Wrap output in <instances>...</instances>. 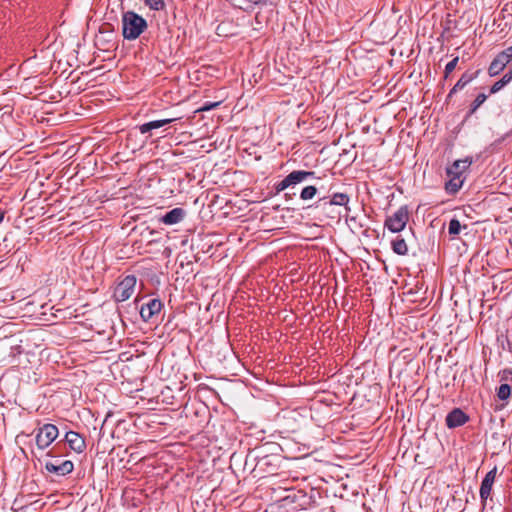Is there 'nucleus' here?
I'll return each mask as SVG.
<instances>
[{
  "instance_id": "f257e3e1",
  "label": "nucleus",
  "mask_w": 512,
  "mask_h": 512,
  "mask_svg": "<svg viewBox=\"0 0 512 512\" xmlns=\"http://www.w3.org/2000/svg\"><path fill=\"white\" fill-rule=\"evenodd\" d=\"M147 28L146 20L134 11L122 15V34L126 40L137 39Z\"/></svg>"
},
{
  "instance_id": "f03ea898",
  "label": "nucleus",
  "mask_w": 512,
  "mask_h": 512,
  "mask_svg": "<svg viewBox=\"0 0 512 512\" xmlns=\"http://www.w3.org/2000/svg\"><path fill=\"white\" fill-rule=\"evenodd\" d=\"M408 220V208L406 206H402L397 211H395L391 216L387 217L384 225L389 231L393 233H398L405 228Z\"/></svg>"
},
{
  "instance_id": "7ed1b4c3",
  "label": "nucleus",
  "mask_w": 512,
  "mask_h": 512,
  "mask_svg": "<svg viewBox=\"0 0 512 512\" xmlns=\"http://www.w3.org/2000/svg\"><path fill=\"white\" fill-rule=\"evenodd\" d=\"M59 430L53 424H45L38 429L36 434V444L39 449H45L50 446L58 437Z\"/></svg>"
},
{
  "instance_id": "20e7f679",
  "label": "nucleus",
  "mask_w": 512,
  "mask_h": 512,
  "mask_svg": "<svg viewBox=\"0 0 512 512\" xmlns=\"http://www.w3.org/2000/svg\"><path fill=\"white\" fill-rule=\"evenodd\" d=\"M136 285V277L133 275L126 276L115 288L114 298L118 302L128 300L133 292Z\"/></svg>"
},
{
  "instance_id": "39448f33",
  "label": "nucleus",
  "mask_w": 512,
  "mask_h": 512,
  "mask_svg": "<svg viewBox=\"0 0 512 512\" xmlns=\"http://www.w3.org/2000/svg\"><path fill=\"white\" fill-rule=\"evenodd\" d=\"M314 175L313 171L296 170L288 174L282 181L276 185V191L281 192L291 185H296L305 181L307 178Z\"/></svg>"
},
{
  "instance_id": "423d86ee",
  "label": "nucleus",
  "mask_w": 512,
  "mask_h": 512,
  "mask_svg": "<svg viewBox=\"0 0 512 512\" xmlns=\"http://www.w3.org/2000/svg\"><path fill=\"white\" fill-rule=\"evenodd\" d=\"M512 60V46L500 52L491 62L488 73L490 76L498 75Z\"/></svg>"
},
{
  "instance_id": "0eeeda50",
  "label": "nucleus",
  "mask_w": 512,
  "mask_h": 512,
  "mask_svg": "<svg viewBox=\"0 0 512 512\" xmlns=\"http://www.w3.org/2000/svg\"><path fill=\"white\" fill-rule=\"evenodd\" d=\"M163 307L159 299H150L146 304L142 305L140 309V316L143 321H150L155 315L159 314Z\"/></svg>"
},
{
  "instance_id": "6e6552de",
  "label": "nucleus",
  "mask_w": 512,
  "mask_h": 512,
  "mask_svg": "<svg viewBox=\"0 0 512 512\" xmlns=\"http://www.w3.org/2000/svg\"><path fill=\"white\" fill-rule=\"evenodd\" d=\"M497 469L494 467L492 470H490L482 480L481 486H480V498L483 502H485L492 491L493 484L496 479Z\"/></svg>"
},
{
  "instance_id": "1a4fd4ad",
  "label": "nucleus",
  "mask_w": 512,
  "mask_h": 512,
  "mask_svg": "<svg viewBox=\"0 0 512 512\" xmlns=\"http://www.w3.org/2000/svg\"><path fill=\"white\" fill-rule=\"evenodd\" d=\"M65 440L69 447L76 453H82L86 448L84 438L75 431H69L65 435Z\"/></svg>"
},
{
  "instance_id": "9d476101",
  "label": "nucleus",
  "mask_w": 512,
  "mask_h": 512,
  "mask_svg": "<svg viewBox=\"0 0 512 512\" xmlns=\"http://www.w3.org/2000/svg\"><path fill=\"white\" fill-rule=\"evenodd\" d=\"M45 469L50 473L64 476V475L70 474L73 471L74 465L69 460L63 461L60 464H55L53 462H46Z\"/></svg>"
},
{
  "instance_id": "9b49d317",
  "label": "nucleus",
  "mask_w": 512,
  "mask_h": 512,
  "mask_svg": "<svg viewBox=\"0 0 512 512\" xmlns=\"http://www.w3.org/2000/svg\"><path fill=\"white\" fill-rule=\"evenodd\" d=\"M469 417L460 409H453L446 416V425L449 428H456L464 425L468 421Z\"/></svg>"
},
{
  "instance_id": "f8f14e48",
  "label": "nucleus",
  "mask_w": 512,
  "mask_h": 512,
  "mask_svg": "<svg viewBox=\"0 0 512 512\" xmlns=\"http://www.w3.org/2000/svg\"><path fill=\"white\" fill-rule=\"evenodd\" d=\"M472 164V160L469 158L463 160H456L450 167L447 168L448 176H460L463 177V173Z\"/></svg>"
},
{
  "instance_id": "ddd939ff",
  "label": "nucleus",
  "mask_w": 512,
  "mask_h": 512,
  "mask_svg": "<svg viewBox=\"0 0 512 512\" xmlns=\"http://www.w3.org/2000/svg\"><path fill=\"white\" fill-rule=\"evenodd\" d=\"M184 216L185 211L182 208H174L161 217V222L166 225L177 224L182 221Z\"/></svg>"
},
{
  "instance_id": "4468645a",
  "label": "nucleus",
  "mask_w": 512,
  "mask_h": 512,
  "mask_svg": "<svg viewBox=\"0 0 512 512\" xmlns=\"http://www.w3.org/2000/svg\"><path fill=\"white\" fill-rule=\"evenodd\" d=\"M478 73L479 71H476L475 73H464L461 76V78L457 81V83L454 85V87L451 89L449 96H451L453 93H456L459 90H462L468 83H470L473 79L477 77Z\"/></svg>"
},
{
  "instance_id": "2eb2a0df",
  "label": "nucleus",
  "mask_w": 512,
  "mask_h": 512,
  "mask_svg": "<svg viewBox=\"0 0 512 512\" xmlns=\"http://www.w3.org/2000/svg\"><path fill=\"white\" fill-rule=\"evenodd\" d=\"M174 119H163V120H155L151 122L144 123L139 126V130L142 134H145L151 130L158 129L163 127L166 124L173 122Z\"/></svg>"
},
{
  "instance_id": "dca6fc26",
  "label": "nucleus",
  "mask_w": 512,
  "mask_h": 512,
  "mask_svg": "<svg viewBox=\"0 0 512 512\" xmlns=\"http://www.w3.org/2000/svg\"><path fill=\"white\" fill-rule=\"evenodd\" d=\"M450 179L445 184V188L449 193H456L463 185L464 177L460 176H449Z\"/></svg>"
},
{
  "instance_id": "f3484780",
  "label": "nucleus",
  "mask_w": 512,
  "mask_h": 512,
  "mask_svg": "<svg viewBox=\"0 0 512 512\" xmlns=\"http://www.w3.org/2000/svg\"><path fill=\"white\" fill-rule=\"evenodd\" d=\"M394 253L404 256L408 253V246L403 238L397 237L391 243Z\"/></svg>"
},
{
  "instance_id": "a211bd4d",
  "label": "nucleus",
  "mask_w": 512,
  "mask_h": 512,
  "mask_svg": "<svg viewBox=\"0 0 512 512\" xmlns=\"http://www.w3.org/2000/svg\"><path fill=\"white\" fill-rule=\"evenodd\" d=\"M349 202V196L345 193H335L327 202L330 205L346 206Z\"/></svg>"
},
{
  "instance_id": "6ab92c4d",
  "label": "nucleus",
  "mask_w": 512,
  "mask_h": 512,
  "mask_svg": "<svg viewBox=\"0 0 512 512\" xmlns=\"http://www.w3.org/2000/svg\"><path fill=\"white\" fill-rule=\"evenodd\" d=\"M512 388L509 384H501L497 389V396L500 400H507L511 396Z\"/></svg>"
},
{
  "instance_id": "aec40b11",
  "label": "nucleus",
  "mask_w": 512,
  "mask_h": 512,
  "mask_svg": "<svg viewBox=\"0 0 512 512\" xmlns=\"http://www.w3.org/2000/svg\"><path fill=\"white\" fill-rule=\"evenodd\" d=\"M317 193V188L315 186H306L302 189L300 193V198L302 200H310L312 199Z\"/></svg>"
},
{
  "instance_id": "412c9836",
  "label": "nucleus",
  "mask_w": 512,
  "mask_h": 512,
  "mask_svg": "<svg viewBox=\"0 0 512 512\" xmlns=\"http://www.w3.org/2000/svg\"><path fill=\"white\" fill-rule=\"evenodd\" d=\"M487 99V95L484 93L479 94L471 105L470 114H473Z\"/></svg>"
},
{
  "instance_id": "4be33fe9",
  "label": "nucleus",
  "mask_w": 512,
  "mask_h": 512,
  "mask_svg": "<svg viewBox=\"0 0 512 512\" xmlns=\"http://www.w3.org/2000/svg\"><path fill=\"white\" fill-rule=\"evenodd\" d=\"M461 228H462V226H461L459 220H457V219L450 220L449 227H448V231H449L450 235H453V236L458 235L460 233Z\"/></svg>"
},
{
  "instance_id": "5701e85b",
  "label": "nucleus",
  "mask_w": 512,
  "mask_h": 512,
  "mask_svg": "<svg viewBox=\"0 0 512 512\" xmlns=\"http://www.w3.org/2000/svg\"><path fill=\"white\" fill-rule=\"evenodd\" d=\"M510 81L505 77L503 76L499 81L495 82L492 87H491V90L490 92L492 94L494 93H497L498 91H500L505 85H507Z\"/></svg>"
},
{
  "instance_id": "b1692460",
  "label": "nucleus",
  "mask_w": 512,
  "mask_h": 512,
  "mask_svg": "<svg viewBox=\"0 0 512 512\" xmlns=\"http://www.w3.org/2000/svg\"><path fill=\"white\" fill-rule=\"evenodd\" d=\"M145 4L152 10H162L165 6L163 0H145Z\"/></svg>"
},
{
  "instance_id": "393cba45",
  "label": "nucleus",
  "mask_w": 512,
  "mask_h": 512,
  "mask_svg": "<svg viewBox=\"0 0 512 512\" xmlns=\"http://www.w3.org/2000/svg\"><path fill=\"white\" fill-rule=\"evenodd\" d=\"M459 58L454 57L450 62H448L445 66L444 76L448 78V76L454 71L458 64Z\"/></svg>"
},
{
  "instance_id": "a878e982",
  "label": "nucleus",
  "mask_w": 512,
  "mask_h": 512,
  "mask_svg": "<svg viewBox=\"0 0 512 512\" xmlns=\"http://www.w3.org/2000/svg\"><path fill=\"white\" fill-rule=\"evenodd\" d=\"M218 105V103H213V104H209V105H206L202 108V110H210L214 107H216Z\"/></svg>"
},
{
  "instance_id": "bb28decb",
  "label": "nucleus",
  "mask_w": 512,
  "mask_h": 512,
  "mask_svg": "<svg viewBox=\"0 0 512 512\" xmlns=\"http://www.w3.org/2000/svg\"><path fill=\"white\" fill-rule=\"evenodd\" d=\"M247 1L250 3H253V4H260V3L266 2V0H247Z\"/></svg>"
},
{
  "instance_id": "cd10ccee",
  "label": "nucleus",
  "mask_w": 512,
  "mask_h": 512,
  "mask_svg": "<svg viewBox=\"0 0 512 512\" xmlns=\"http://www.w3.org/2000/svg\"><path fill=\"white\" fill-rule=\"evenodd\" d=\"M509 81L512 80V70H510L509 72H507L505 75H504Z\"/></svg>"
},
{
  "instance_id": "c85d7f7f",
  "label": "nucleus",
  "mask_w": 512,
  "mask_h": 512,
  "mask_svg": "<svg viewBox=\"0 0 512 512\" xmlns=\"http://www.w3.org/2000/svg\"><path fill=\"white\" fill-rule=\"evenodd\" d=\"M4 215H5V212L0 210V223L3 221Z\"/></svg>"
}]
</instances>
